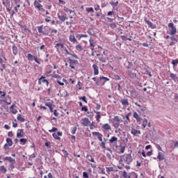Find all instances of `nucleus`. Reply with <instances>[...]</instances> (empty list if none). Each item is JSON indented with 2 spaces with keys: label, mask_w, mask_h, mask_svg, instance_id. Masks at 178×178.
Segmentation results:
<instances>
[{
  "label": "nucleus",
  "mask_w": 178,
  "mask_h": 178,
  "mask_svg": "<svg viewBox=\"0 0 178 178\" xmlns=\"http://www.w3.org/2000/svg\"><path fill=\"white\" fill-rule=\"evenodd\" d=\"M44 25H41L40 26H38V31L40 34H43L44 35H49L51 37V35H49V31H51V28L48 26H45L44 28ZM42 29L44 31H42Z\"/></svg>",
  "instance_id": "1"
},
{
  "label": "nucleus",
  "mask_w": 178,
  "mask_h": 178,
  "mask_svg": "<svg viewBox=\"0 0 178 178\" xmlns=\"http://www.w3.org/2000/svg\"><path fill=\"white\" fill-rule=\"evenodd\" d=\"M106 81H109V78L105 76L97 77L96 84L97 86H104Z\"/></svg>",
  "instance_id": "2"
},
{
  "label": "nucleus",
  "mask_w": 178,
  "mask_h": 178,
  "mask_svg": "<svg viewBox=\"0 0 178 178\" xmlns=\"http://www.w3.org/2000/svg\"><path fill=\"white\" fill-rule=\"evenodd\" d=\"M122 158H124V162H126L127 165H130L133 162V157H131V154H125L122 155Z\"/></svg>",
  "instance_id": "3"
},
{
  "label": "nucleus",
  "mask_w": 178,
  "mask_h": 178,
  "mask_svg": "<svg viewBox=\"0 0 178 178\" xmlns=\"http://www.w3.org/2000/svg\"><path fill=\"white\" fill-rule=\"evenodd\" d=\"M168 27L169 29H171V31L169 33L170 35H175V34L177 33V29H176V27H175V24H173V22L169 23Z\"/></svg>",
  "instance_id": "4"
},
{
  "label": "nucleus",
  "mask_w": 178,
  "mask_h": 178,
  "mask_svg": "<svg viewBox=\"0 0 178 178\" xmlns=\"http://www.w3.org/2000/svg\"><path fill=\"white\" fill-rule=\"evenodd\" d=\"M68 62L71 69H74V65H79V60H72V58H68Z\"/></svg>",
  "instance_id": "5"
},
{
  "label": "nucleus",
  "mask_w": 178,
  "mask_h": 178,
  "mask_svg": "<svg viewBox=\"0 0 178 178\" xmlns=\"http://www.w3.org/2000/svg\"><path fill=\"white\" fill-rule=\"evenodd\" d=\"M42 83H46L47 87L49 86V82L48 80L45 79V76H42L39 79H38V84H41Z\"/></svg>",
  "instance_id": "6"
},
{
  "label": "nucleus",
  "mask_w": 178,
  "mask_h": 178,
  "mask_svg": "<svg viewBox=\"0 0 178 178\" xmlns=\"http://www.w3.org/2000/svg\"><path fill=\"white\" fill-rule=\"evenodd\" d=\"M91 124V121H90V120H88V118H83L81 120V124L83 126H85V127H88V125Z\"/></svg>",
  "instance_id": "7"
},
{
  "label": "nucleus",
  "mask_w": 178,
  "mask_h": 178,
  "mask_svg": "<svg viewBox=\"0 0 178 178\" xmlns=\"http://www.w3.org/2000/svg\"><path fill=\"white\" fill-rule=\"evenodd\" d=\"M92 134L93 136H96V137H97L99 141L102 143V137H104V136L101 133H99V132H92Z\"/></svg>",
  "instance_id": "8"
},
{
  "label": "nucleus",
  "mask_w": 178,
  "mask_h": 178,
  "mask_svg": "<svg viewBox=\"0 0 178 178\" xmlns=\"http://www.w3.org/2000/svg\"><path fill=\"white\" fill-rule=\"evenodd\" d=\"M145 23H147V24L149 26L150 29H156V25L152 24V22L147 19V18H145Z\"/></svg>",
  "instance_id": "9"
},
{
  "label": "nucleus",
  "mask_w": 178,
  "mask_h": 178,
  "mask_svg": "<svg viewBox=\"0 0 178 178\" xmlns=\"http://www.w3.org/2000/svg\"><path fill=\"white\" fill-rule=\"evenodd\" d=\"M17 138H20L22 137H24V129H23L17 130Z\"/></svg>",
  "instance_id": "10"
},
{
  "label": "nucleus",
  "mask_w": 178,
  "mask_h": 178,
  "mask_svg": "<svg viewBox=\"0 0 178 178\" xmlns=\"http://www.w3.org/2000/svg\"><path fill=\"white\" fill-rule=\"evenodd\" d=\"M92 67H93L95 76L98 75L99 73L98 65H97V64H93Z\"/></svg>",
  "instance_id": "11"
},
{
  "label": "nucleus",
  "mask_w": 178,
  "mask_h": 178,
  "mask_svg": "<svg viewBox=\"0 0 178 178\" xmlns=\"http://www.w3.org/2000/svg\"><path fill=\"white\" fill-rule=\"evenodd\" d=\"M13 54L16 56L17 54H19V49H17V47H16V44L13 43Z\"/></svg>",
  "instance_id": "12"
},
{
  "label": "nucleus",
  "mask_w": 178,
  "mask_h": 178,
  "mask_svg": "<svg viewBox=\"0 0 178 178\" xmlns=\"http://www.w3.org/2000/svg\"><path fill=\"white\" fill-rule=\"evenodd\" d=\"M64 51L65 52H66L67 55H70L71 56H72V58H75V59H79V56H77L75 54H72L69 52V51H67V49H66V47L64 48Z\"/></svg>",
  "instance_id": "13"
},
{
  "label": "nucleus",
  "mask_w": 178,
  "mask_h": 178,
  "mask_svg": "<svg viewBox=\"0 0 178 178\" xmlns=\"http://www.w3.org/2000/svg\"><path fill=\"white\" fill-rule=\"evenodd\" d=\"M45 106H48V108L50 110L51 113H52V112H54V107H55V105H52V104H51V102H47L45 104Z\"/></svg>",
  "instance_id": "14"
},
{
  "label": "nucleus",
  "mask_w": 178,
  "mask_h": 178,
  "mask_svg": "<svg viewBox=\"0 0 178 178\" xmlns=\"http://www.w3.org/2000/svg\"><path fill=\"white\" fill-rule=\"evenodd\" d=\"M3 161H8V162H10V163H16V160L13 159L12 157H4L3 159Z\"/></svg>",
  "instance_id": "15"
},
{
  "label": "nucleus",
  "mask_w": 178,
  "mask_h": 178,
  "mask_svg": "<svg viewBox=\"0 0 178 178\" xmlns=\"http://www.w3.org/2000/svg\"><path fill=\"white\" fill-rule=\"evenodd\" d=\"M120 102L124 106H129V99H122Z\"/></svg>",
  "instance_id": "16"
},
{
  "label": "nucleus",
  "mask_w": 178,
  "mask_h": 178,
  "mask_svg": "<svg viewBox=\"0 0 178 178\" xmlns=\"http://www.w3.org/2000/svg\"><path fill=\"white\" fill-rule=\"evenodd\" d=\"M134 119H136V121L140 123L141 122V118H140V115H138V113L137 112H134Z\"/></svg>",
  "instance_id": "17"
},
{
  "label": "nucleus",
  "mask_w": 178,
  "mask_h": 178,
  "mask_svg": "<svg viewBox=\"0 0 178 178\" xmlns=\"http://www.w3.org/2000/svg\"><path fill=\"white\" fill-rule=\"evenodd\" d=\"M15 105L13 104L10 107V112H12L13 113V115H16V113H17V110H16V108H15Z\"/></svg>",
  "instance_id": "18"
},
{
  "label": "nucleus",
  "mask_w": 178,
  "mask_h": 178,
  "mask_svg": "<svg viewBox=\"0 0 178 178\" xmlns=\"http://www.w3.org/2000/svg\"><path fill=\"white\" fill-rule=\"evenodd\" d=\"M110 5H111V6L113 7V9L118 10V8H116L115 6H118V5H119V1H116V2L111 1L110 2Z\"/></svg>",
  "instance_id": "19"
},
{
  "label": "nucleus",
  "mask_w": 178,
  "mask_h": 178,
  "mask_svg": "<svg viewBox=\"0 0 178 178\" xmlns=\"http://www.w3.org/2000/svg\"><path fill=\"white\" fill-rule=\"evenodd\" d=\"M70 41L74 44H76V42H77V39H76V37H74V35H71L70 36Z\"/></svg>",
  "instance_id": "20"
},
{
  "label": "nucleus",
  "mask_w": 178,
  "mask_h": 178,
  "mask_svg": "<svg viewBox=\"0 0 178 178\" xmlns=\"http://www.w3.org/2000/svg\"><path fill=\"white\" fill-rule=\"evenodd\" d=\"M6 144H8V147H12L13 145V141L10 139V138H7L6 140Z\"/></svg>",
  "instance_id": "21"
},
{
  "label": "nucleus",
  "mask_w": 178,
  "mask_h": 178,
  "mask_svg": "<svg viewBox=\"0 0 178 178\" xmlns=\"http://www.w3.org/2000/svg\"><path fill=\"white\" fill-rule=\"evenodd\" d=\"M58 19H60V20H61V22H65V20H67V17L65 16V15H60L59 14H58Z\"/></svg>",
  "instance_id": "22"
},
{
  "label": "nucleus",
  "mask_w": 178,
  "mask_h": 178,
  "mask_svg": "<svg viewBox=\"0 0 178 178\" xmlns=\"http://www.w3.org/2000/svg\"><path fill=\"white\" fill-rule=\"evenodd\" d=\"M157 159L159 161H163V159H165V156H163V154L159 152L157 156Z\"/></svg>",
  "instance_id": "23"
},
{
  "label": "nucleus",
  "mask_w": 178,
  "mask_h": 178,
  "mask_svg": "<svg viewBox=\"0 0 178 178\" xmlns=\"http://www.w3.org/2000/svg\"><path fill=\"white\" fill-rule=\"evenodd\" d=\"M17 119L22 123L26 122V119L22 117V114H18Z\"/></svg>",
  "instance_id": "24"
},
{
  "label": "nucleus",
  "mask_w": 178,
  "mask_h": 178,
  "mask_svg": "<svg viewBox=\"0 0 178 178\" xmlns=\"http://www.w3.org/2000/svg\"><path fill=\"white\" fill-rule=\"evenodd\" d=\"M113 120V122H117L118 123H122V122H123V120L122 119H120L119 116L118 115L115 116Z\"/></svg>",
  "instance_id": "25"
},
{
  "label": "nucleus",
  "mask_w": 178,
  "mask_h": 178,
  "mask_svg": "<svg viewBox=\"0 0 178 178\" xmlns=\"http://www.w3.org/2000/svg\"><path fill=\"white\" fill-rule=\"evenodd\" d=\"M170 77L172 79H173L174 81H176V80H177V79H178L177 76H176V74H173V73H172V72L170 73Z\"/></svg>",
  "instance_id": "26"
},
{
  "label": "nucleus",
  "mask_w": 178,
  "mask_h": 178,
  "mask_svg": "<svg viewBox=\"0 0 178 178\" xmlns=\"http://www.w3.org/2000/svg\"><path fill=\"white\" fill-rule=\"evenodd\" d=\"M118 141V138H116V136H113L110 140H109V143H111V144H113V143H116Z\"/></svg>",
  "instance_id": "27"
},
{
  "label": "nucleus",
  "mask_w": 178,
  "mask_h": 178,
  "mask_svg": "<svg viewBox=\"0 0 178 178\" xmlns=\"http://www.w3.org/2000/svg\"><path fill=\"white\" fill-rule=\"evenodd\" d=\"M102 128L104 129V130H111V125H109V124H104L102 126Z\"/></svg>",
  "instance_id": "28"
},
{
  "label": "nucleus",
  "mask_w": 178,
  "mask_h": 178,
  "mask_svg": "<svg viewBox=\"0 0 178 178\" xmlns=\"http://www.w3.org/2000/svg\"><path fill=\"white\" fill-rule=\"evenodd\" d=\"M88 34H89V35H95V33H94V29L92 28L89 29L88 31Z\"/></svg>",
  "instance_id": "29"
},
{
  "label": "nucleus",
  "mask_w": 178,
  "mask_h": 178,
  "mask_svg": "<svg viewBox=\"0 0 178 178\" xmlns=\"http://www.w3.org/2000/svg\"><path fill=\"white\" fill-rule=\"evenodd\" d=\"M143 124H142V126H143V129H145V127H147V123H148V120H147V119H143Z\"/></svg>",
  "instance_id": "30"
},
{
  "label": "nucleus",
  "mask_w": 178,
  "mask_h": 178,
  "mask_svg": "<svg viewBox=\"0 0 178 178\" xmlns=\"http://www.w3.org/2000/svg\"><path fill=\"white\" fill-rule=\"evenodd\" d=\"M83 37L84 38H87V37H88V35L76 34V38H79V40H80V38H83Z\"/></svg>",
  "instance_id": "31"
},
{
  "label": "nucleus",
  "mask_w": 178,
  "mask_h": 178,
  "mask_svg": "<svg viewBox=\"0 0 178 178\" xmlns=\"http://www.w3.org/2000/svg\"><path fill=\"white\" fill-rule=\"evenodd\" d=\"M76 49L79 51H84V49L83 48V47H81V44H77L76 46Z\"/></svg>",
  "instance_id": "32"
},
{
  "label": "nucleus",
  "mask_w": 178,
  "mask_h": 178,
  "mask_svg": "<svg viewBox=\"0 0 178 178\" xmlns=\"http://www.w3.org/2000/svg\"><path fill=\"white\" fill-rule=\"evenodd\" d=\"M0 172H2V173H6L7 172L6 168H5L4 165H1L0 167Z\"/></svg>",
  "instance_id": "33"
},
{
  "label": "nucleus",
  "mask_w": 178,
  "mask_h": 178,
  "mask_svg": "<svg viewBox=\"0 0 178 178\" xmlns=\"http://www.w3.org/2000/svg\"><path fill=\"white\" fill-rule=\"evenodd\" d=\"M35 58V56L32 55L31 54H28V59H29V60H34Z\"/></svg>",
  "instance_id": "34"
},
{
  "label": "nucleus",
  "mask_w": 178,
  "mask_h": 178,
  "mask_svg": "<svg viewBox=\"0 0 178 178\" xmlns=\"http://www.w3.org/2000/svg\"><path fill=\"white\" fill-rule=\"evenodd\" d=\"M0 70L1 72H3L4 69H6V65L5 64H3V63H0Z\"/></svg>",
  "instance_id": "35"
},
{
  "label": "nucleus",
  "mask_w": 178,
  "mask_h": 178,
  "mask_svg": "<svg viewBox=\"0 0 178 178\" xmlns=\"http://www.w3.org/2000/svg\"><path fill=\"white\" fill-rule=\"evenodd\" d=\"M58 47H61V49H63V48H65V46L63 45V44L59 42V43H57L55 46V48H56V49H58Z\"/></svg>",
  "instance_id": "36"
},
{
  "label": "nucleus",
  "mask_w": 178,
  "mask_h": 178,
  "mask_svg": "<svg viewBox=\"0 0 178 178\" xmlns=\"http://www.w3.org/2000/svg\"><path fill=\"white\" fill-rule=\"evenodd\" d=\"M171 63L173 65V67H176V66H177L178 60H172Z\"/></svg>",
  "instance_id": "37"
},
{
  "label": "nucleus",
  "mask_w": 178,
  "mask_h": 178,
  "mask_svg": "<svg viewBox=\"0 0 178 178\" xmlns=\"http://www.w3.org/2000/svg\"><path fill=\"white\" fill-rule=\"evenodd\" d=\"M129 76L131 79H134L136 77V74L133 72H129Z\"/></svg>",
  "instance_id": "38"
},
{
  "label": "nucleus",
  "mask_w": 178,
  "mask_h": 178,
  "mask_svg": "<svg viewBox=\"0 0 178 178\" xmlns=\"http://www.w3.org/2000/svg\"><path fill=\"white\" fill-rule=\"evenodd\" d=\"M120 152H121V154H124V149H126V146H122L120 145Z\"/></svg>",
  "instance_id": "39"
},
{
  "label": "nucleus",
  "mask_w": 178,
  "mask_h": 178,
  "mask_svg": "<svg viewBox=\"0 0 178 178\" xmlns=\"http://www.w3.org/2000/svg\"><path fill=\"white\" fill-rule=\"evenodd\" d=\"M52 136L55 140H58L59 141H60V137H58L56 133H54Z\"/></svg>",
  "instance_id": "40"
},
{
  "label": "nucleus",
  "mask_w": 178,
  "mask_h": 178,
  "mask_svg": "<svg viewBox=\"0 0 178 178\" xmlns=\"http://www.w3.org/2000/svg\"><path fill=\"white\" fill-rule=\"evenodd\" d=\"M76 131H77V127H74L72 129H71L72 134H76Z\"/></svg>",
  "instance_id": "41"
},
{
  "label": "nucleus",
  "mask_w": 178,
  "mask_h": 178,
  "mask_svg": "<svg viewBox=\"0 0 178 178\" xmlns=\"http://www.w3.org/2000/svg\"><path fill=\"white\" fill-rule=\"evenodd\" d=\"M89 42H90V47H92V48H94V47H95V45L94 44V40L92 39H90L89 40Z\"/></svg>",
  "instance_id": "42"
},
{
  "label": "nucleus",
  "mask_w": 178,
  "mask_h": 178,
  "mask_svg": "<svg viewBox=\"0 0 178 178\" xmlns=\"http://www.w3.org/2000/svg\"><path fill=\"white\" fill-rule=\"evenodd\" d=\"M49 133H55L58 131V128L54 127L51 129L49 130Z\"/></svg>",
  "instance_id": "43"
},
{
  "label": "nucleus",
  "mask_w": 178,
  "mask_h": 178,
  "mask_svg": "<svg viewBox=\"0 0 178 178\" xmlns=\"http://www.w3.org/2000/svg\"><path fill=\"white\" fill-rule=\"evenodd\" d=\"M131 176L133 178H138V175H137V173H136L135 172H131Z\"/></svg>",
  "instance_id": "44"
},
{
  "label": "nucleus",
  "mask_w": 178,
  "mask_h": 178,
  "mask_svg": "<svg viewBox=\"0 0 178 178\" xmlns=\"http://www.w3.org/2000/svg\"><path fill=\"white\" fill-rule=\"evenodd\" d=\"M20 143H22L23 145H25V144L27 143V139L26 138H21L19 140Z\"/></svg>",
  "instance_id": "45"
},
{
  "label": "nucleus",
  "mask_w": 178,
  "mask_h": 178,
  "mask_svg": "<svg viewBox=\"0 0 178 178\" xmlns=\"http://www.w3.org/2000/svg\"><path fill=\"white\" fill-rule=\"evenodd\" d=\"M79 99H81V101H83V102H86V104H87V97H86V96H83L79 97Z\"/></svg>",
  "instance_id": "46"
},
{
  "label": "nucleus",
  "mask_w": 178,
  "mask_h": 178,
  "mask_svg": "<svg viewBox=\"0 0 178 178\" xmlns=\"http://www.w3.org/2000/svg\"><path fill=\"white\" fill-rule=\"evenodd\" d=\"M106 169V172H115V170L113 168V167H107Z\"/></svg>",
  "instance_id": "47"
},
{
  "label": "nucleus",
  "mask_w": 178,
  "mask_h": 178,
  "mask_svg": "<svg viewBox=\"0 0 178 178\" xmlns=\"http://www.w3.org/2000/svg\"><path fill=\"white\" fill-rule=\"evenodd\" d=\"M83 178H90V176H88V172H83Z\"/></svg>",
  "instance_id": "48"
},
{
  "label": "nucleus",
  "mask_w": 178,
  "mask_h": 178,
  "mask_svg": "<svg viewBox=\"0 0 178 178\" xmlns=\"http://www.w3.org/2000/svg\"><path fill=\"white\" fill-rule=\"evenodd\" d=\"M131 133L134 137H136V136H137V129H132Z\"/></svg>",
  "instance_id": "49"
},
{
  "label": "nucleus",
  "mask_w": 178,
  "mask_h": 178,
  "mask_svg": "<svg viewBox=\"0 0 178 178\" xmlns=\"http://www.w3.org/2000/svg\"><path fill=\"white\" fill-rule=\"evenodd\" d=\"M87 113H88V118H91L94 117V113L88 111Z\"/></svg>",
  "instance_id": "50"
},
{
  "label": "nucleus",
  "mask_w": 178,
  "mask_h": 178,
  "mask_svg": "<svg viewBox=\"0 0 178 178\" xmlns=\"http://www.w3.org/2000/svg\"><path fill=\"white\" fill-rule=\"evenodd\" d=\"M81 111H83V112H88V108H87V106H83L81 107Z\"/></svg>",
  "instance_id": "51"
},
{
  "label": "nucleus",
  "mask_w": 178,
  "mask_h": 178,
  "mask_svg": "<svg viewBox=\"0 0 178 178\" xmlns=\"http://www.w3.org/2000/svg\"><path fill=\"white\" fill-rule=\"evenodd\" d=\"M33 5H34L35 8H38V6H40V5H41V3H40V2H38V1H35L33 3Z\"/></svg>",
  "instance_id": "52"
},
{
  "label": "nucleus",
  "mask_w": 178,
  "mask_h": 178,
  "mask_svg": "<svg viewBox=\"0 0 178 178\" xmlns=\"http://www.w3.org/2000/svg\"><path fill=\"white\" fill-rule=\"evenodd\" d=\"M71 143H76V136L72 135L71 136Z\"/></svg>",
  "instance_id": "53"
},
{
  "label": "nucleus",
  "mask_w": 178,
  "mask_h": 178,
  "mask_svg": "<svg viewBox=\"0 0 178 178\" xmlns=\"http://www.w3.org/2000/svg\"><path fill=\"white\" fill-rule=\"evenodd\" d=\"M63 154H64V158H67L69 154L67 153V151L65 150V149H63L62 150Z\"/></svg>",
  "instance_id": "54"
},
{
  "label": "nucleus",
  "mask_w": 178,
  "mask_h": 178,
  "mask_svg": "<svg viewBox=\"0 0 178 178\" xmlns=\"http://www.w3.org/2000/svg\"><path fill=\"white\" fill-rule=\"evenodd\" d=\"M129 116H131V113H129L128 114L126 115L125 118L128 122H130V118Z\"/></svg>",
  "instance_id": "55"
},
{
  "label": "nucleus",
  "mask_w": 178,
  "mask_h": 178,
  "mask_svg": "<svg viewBox=\"0 0 178 178\" xmlns=\"http://www.w3.org/2000/svg\"><path fill=\"white\" fill-rule=\"evenodd\" d=\"M100 147H102L103 149H106V147L105 146V142L102 141L101 143Z\"/></svg>",
  "instance_id": "56"
},
{
  "label": "nucleus",
  "mask_w": 178,
  "mask_h": 178,
  "mask_svg": "<svg viewBox=\"0 0 178 178\" xmlns=\"http://www.w3.org/2000/svg\"><path fill=\"white\" fill-rule=\"evenodd\" d=\"M120 124V122H113V127H115V129H118Z\"/></svg>",
  "instance_id": "57"
},
{
  "label": "nucleus",
  "mask_w": 178,
  "mask_h": 178,
  "mask_svg": "<svg viewBox=\"0 0 178 178\" xmlns=\"http://www.w3.org/2000/svg\"><path fill=\"white\" fill-rule=\"evenodd\" d=\"M99 60H100V62H102V63H105V62H106V60L104 57H100L99 58Z\"/></svg>",
  "instance_id": "58"
},
{
  "label": "nucleus",
  "mask_w": 178,
  "mask_h": 178,
  "mask_svg": "<svg viewBox=\"0 0 178 178\" xmlns=\"http://www.w3.org/2000/svg\"><path fill=\"white\" fill-rule=\"evenodd\" d=\"M170 40L174 42H178V40L176 38L173 37V36H171L170 37Z\"/></svg>",
  "instance_id": "59"
},
{
  "label": "nucleus",
  "mask_w": 178,
  "mask_h": 178,
  "mask_svg": "<svg viewBox=\"0 0 178 178\" xmlns=\"http://www.w3.org/2000/svg\"><path fill=\"white\" fill-rule=\"evenodd\" d=\"M54 78L57 79V80H62V76H60V75L58 74L54 75Z\"/></svg>",
  "instance_id": "60"
},
{
  "label": "nucleus",
  "mask_w": 178,
  "mask_h": 178,
  "mask_svg": "<svg viewBox=\"0 0 178 178\" xmlns=\"http://www.w3.org/2000/svg\"><path fill=\"white\" fill-rule=\"evenodd\" d=\"M86 11L87 12H94V8H92V7L86 8Z\"/></svg>",
  "instance_id": "61"
},
{
  "label": "nucleus",
  "mask_w": 178,
  "mask_h": 178,
  "mask_svg": "<svg viewBox=\"0 0 178 178\" xmlns=\"http://www.w3.org/2000/svg\"><path fill=\"white\" fill-rule=\"evenodd\" d=\"M88 161L93 163L95 162V161L94 160V158H92V156H88Z\"/></svg>",
  "instance_id": "62"
},
{
  "label": "nucleus",
  "mask_w": 178,
  "mask_h": 178,
  "mask_svg": "<svg viewBox=\"0 0 178 178\" xmlns=\"http://www.w3.org/2000/svg\"><path fill=\"white\" fill-rule=\"evenodd\" d=\"M120 38L122 41H127V38L126 37V35H121Z\"/></svg>",
  "instance_id": "63"
},
{
  "label": "nucleus",
  "mask_w": 178,
  "mask_h": 178,
  "mask_svg": "<svg viewBox=\"0 0 178 178\" xmlns=\"http://www.w3.org/2000/svg\"><path fill=\"white\" fill-rule=\"evenodd\" d=\"M3 149H5V151H6V149H9V145H8V143H6L4 145Z\"/></svg>",
  "instance_id": "64"
}]
</instances>
